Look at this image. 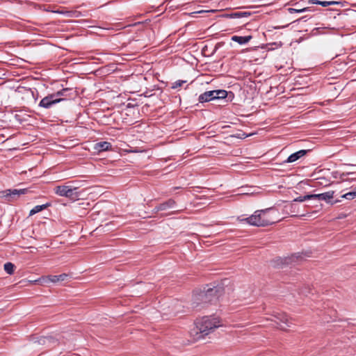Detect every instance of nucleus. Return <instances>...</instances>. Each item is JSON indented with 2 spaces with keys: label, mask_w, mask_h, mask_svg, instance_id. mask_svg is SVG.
I'll use <instances>...</instances> for the list:
<instances>
[{
  "label": "nucleus",
  "mask_w": 356,
  "mask_h": 356,
  "mask_svg": "<svg viewBox=\"0 0 356 356\" xmlns=\"http://www.w3.org/2000/svg\"><path fill=\"white\" fill-rule=\"evenodd\" d=\"M221 326L220 318L215 316H207L197 318L194 326L190 330V335L197 341L209 334L216 328Z\"/></svg>",
  "instance_id": "nucleus-1"
},
{
  "label": "nucleus",
  "mask_w": 356,
  "mask_h": 356,
  "mask_svg": "<svg viewBox=\"0 0 356 356\" xmlns=\"http://www.w3.org/2000/svg\"><path fill=\"white\" fill-rule=\"evenodd\" d=\"M271 209L257 210L248 218L241 219L239 217L237 220L239 221H245L248 224L257 227H266L277 222V218L270 215Z\"/></svg>",
  "instance_id": "nucleus-2"
},
{
  "label": "nucleus",
  "mask_w": 356,
  "mask_h": 356,
  "mask_svg": "<svg viewBox=\"0 0 356 356\" xmlns=\"http://www.w3.org/2000/svg\"><path fill=\"white\" fill-rule=\"evenodd\" d=\"M274 321L277 327L282 330H286L292 325L290 318L284 313H276L274 316Z\"/></svg>",
  "instance_id": "nucleus-3"
},
{
  "label": "nucleus",
  "mask_w": 356,
  "mask_h": 356,
  "mask_svg": "<svg viewBox=\"0 0 356 356\" xmlns=\"http://www.w3.org/2000/svg\"><path fill=\"white\" fill-rule=\"evenodd\" d=\"M68 275L65 273L60 274L59 275H47L42 276L38 280L32 281L33 283L40 282L42 284H47L48 283H57L59 282H63L67 278Z\"/></svg>",
  "instance_id": "nucleus-4"
},
{
  "label": "nucleus",
  "mask_w": 356,
  "mask_h": 356,
  "mask_svg": "<svg viewBox=\"0 0 356 356\" xmlns=\"http://www.w3.org/2000/svg\"><path fill=\"white\" fill-rule=\"evenodd\" d=\"M28 192V190L26 188L24 189H8L0 191V198H6L8 201L13 200L15 197V196L24 195Z\"/></svg>",
  "instance_id": "nucleus-5"
},
{
  "label": "nucleus",
  "mask_w": 356,
  "mask_h": 356,
  "mask_svg": "<svg viewBox=\"0 0 356 356\" xmlns=\"http://www.w3.org/2000/svg\"><path fill=\"white\" fill-rule=\"evenodd\" d=\"M64 98H54V96L49 95L45 97H44L40 102L39 106L41 107H44L48 108L51 107L53 104L60 102L63 101Z\"/></svg>",
  "instance_id": "nucleus-6"
},
{
  "label": "nucleus",
  "mask_w": 356,
  "mask_h": 356,
  "mask_svg": "<svg viewBox=\"0 0 356 356\" xmlns=\"http://www.w3.org/2000/svg\"><path fill=\"white\" fill-rule=\"evenodd\" d=\"M54 191L57 195L67 197H71L74 195V189L69 186H56Z\"/></svg>",
  "instance_id": "nucleus-7"
},
{
  "label": "nucleus",
  "mask_w": 356,
  "mask_h": 356,
  "mask_svg": "<svg viewBox=\"0 0 356 356\" xmlns=\"http://www.w3.org/2000/svg\"><path fill=\"white\" fill-rule=\"evenodd\" d=\"M334 194V192L332 191H327V192L324 193L313 194L312 195V198L313 199L322 200H325V201H328V200H330L333 198Z\"/></svg>",
  "instance_id": "nucleus-8"
},
{
  "label": "nucleus",
  "mask_w": 356,
  "mask_h": 356,
  "mask_svg": "<svg viewBox=\"0 0 356 356\" xmlns=\"http://www.w3.org/2000/svg\"><path fill=\"white\" fill-rule=\"evenodd\" d=\"M215 99L216 95H214V90L205 92L199 97V101L200 102H206Z\"/></svg>",
  "instance_id": "nucleus-9"
},
{
  "label": "nucleus",
  "mask_w": 356,
  "mask_h": 356,
  "mask_svg": "<svg viewBox=\"0 0 356 356\" xmlns=\"http://www.w3.org/2000/svg\"><path fill=\"white\" fill-rule=\"evenodd\" d=\"M307 153V151L306 150H300L297 152H295L292 154H291L288 159H287V162L288 163H293V162H295L296 161H297L298 159H299L300 158L302 157L303 156H305Z\"/></svg>",
  "instance_id": "nucleus-10"
},
{
  "label": "nucleus",
  "mask_w": 356,
  "mask_h": 356,
  "mask_svg": "<svg viewBox=\"0 0 356 356\" xmlns=\"http://www.w3.org/2000/svg\"><path fill=\"white\" fill-rule=\"evenodd\" d=\"M111 147V143L108 142H100L96 143L94 146V149L97 152L108 150Z\"/></svg>",
  "instance_id": "nucleus-11"
},
{
  "label": "nucleus",
  "mask_w": 356,
  "mask_h": 356,
  "mask_svg": "<svg viewBox=\"0 0 356 356\" xmlns=\"http://www.w3.org/2000/svg\"><path fill=\"white\" fill-rule=\"evenodd\" d=\"M252 39L251 35L248 36H238L234 35L232 38V40L238 42L240 44L248 43Z\"/></svg>",
  "instance_id": "nucleus-12"
},
{
  "label": "nucleus",
  "mask_w": 356,
  "mask_h": 356,
  "mask_svg": "<svg viewBox=\"0 0 356 356\" xmlns=\"http://www.w3.org/2000/svg\"><path fill=\"white\" fill-rule=\"evenodd\" d=\"M309 2L312 3H314V4H318V5H321L322 6H323V7H326V6H332V5H336V4L339 3L337 1H318V0H309Z\"/></svg>",
  "instance_id": "nucleus-13"
},
{
  "label": "nucleus",
  "mask_w": 356,
  "mask_h": 356,
  "mask_svg": "<svg viewBox=\"0 0 356 356\" xmlns=\"http://www.w3.org/2000/svg\"><path fill=\"white\" fill-rule=\"evenodd\" d=\"M175 204V202L172 200H169L165 203L161 204L156 208V211H163L166 210L168 208H172Z\"/></svg>",
  "instance_id": "nucleus-14"
},
{
  "label": "nucleus",
  "mask_w": 356,
  "mask_h": 356,
  "mask_svg": "<svg viewBox=\"0 0 356 356\" xmlns=\"http://www.w3.org/2000/svg\"><path fill=\"white\" fill-rule=\"evenodd\" d=\"M47 207H48V204H42V205L35 206L30 211L29 215L33 216V215L42 211L43 209H46Z\"/></svg>",
  "instance_id": "nucleus-15"
},
{
  "label": "nucleus",
  "mask_w": 356,
  "mask_h": 356,
  "mask_svg": "<svg viewBox=\"0 0 356 356\" xmlns=\"http://www.w3.org/2000/svg\"><path fill=\"white\" fill-rule=\"evenodd\" d=\"M4 270L9 275L14 273L15 265L11 262H7L3 266Z\"/></svg>",
  "instance_id": "nucleus-16"
},
{
  "label": "nucleus",
  "mask_w": 356,
  "mask_h": 356,
  "mask_svg": "<svg viewBox=\"0 0 356 356\" xmlns=\"http://www.w3.org/2000/svg\"><path fill=\"white\" fill-rule=\"evenodd\" d=\"M227 91L223 90H214V95H216V99L225 98L227 97Z\"/></svg>",
  "instance_id": "nucleus-17"
},
{
  "label": "nucleus",
  "mask_w": 356,
  "mask_h": 356,
  "mask_svg": "<svg viewBox=\"0 0 356 356\" xmlns=\"http://www.w3.org/2000/svg\"><path fill=\"white\" fill-rule=\"evenodd\" d=\"M342 198L353 200L356 197V188L354 191L347 193L341 196Z\"/></svg>",
  "instance_id": "nucleus-18"
},
{
  "label": "nucleus",
  "mask_w": 356,
  "mask_h": 356,
  "mask_svg": "<svg viewBox=\"0 0 356 356\" xmlns=\"http://www.w3.org/2000/svg\"><path fill=\"white\" fill-rule=\"evenodd\" d=\"M68 92V89L67 88H65L62 90H60L56 93H54V94H51L52 96L54 97V98H62L61 97L62 96H65L66 95V92Z\"/></svg>",
  "instance_id": "nucleus-19"
},
{
  "label": "nucleus",
  "mask_w": 356,
  "mask_h": 356,
  "mask_svg": "<svg viewBox=\"0 0 356 356\" xmlns=\"http://www.w3.org/2000/svg\"><path fill=\"white\" fill-rule=\"evenodd\" d=\"M312 198V195H307L305 196H300L293 200V202H304L307 200H311Z\"/></svg>",
  "instance_id": "nucleus-20"
},
{
  "label": "nucleus",
  "mask_w": 356,
  "mask_h": 356,
  "mask_svg": "<svg viewBox=\"0 0 356 356\" xmlns=\"http://www.w3.org/2000/svg\"><path fill=\"white\" fill-rule=\"evenodd\" d=\"M288 10L290 13H293L294 12L300 13H303V12L308 10V8H297V9L290 8L288 9Z\"/></svg>",
  "instance_id": "nucleus-21"
},
{
  "label": "nucleus",
  "mask_w": 356,
  "mask_h": 356,
  "mask_svg": "<svg viewBox=\"0 0 356 356\" xmlns=\"http://www.w3.org/2000/svg\"><path fill=\"white\" fill-rule=\"evenodd\" d=\"M215 12H216V10H199V11H197V12L191 13L188 15H193L196 14V13L200 14V13H215Z\"/></svg>",
  "instance_id": "nucleus-22"
},
{
  "label": "nucleus",
  "mask_w": 356,
  "mask_h": 356,
  "mask_svg": "<svg viewBox=\"0 0 356 356\" xmlns=\"http://www.w3.org/2000/svg\"><path fill=\"white\" fill-rule=\"evenodd\" d=\"M185 81H177L173 83V86H172V88H177L179 87H181L183 83H184Z\"/></svg>",
  "instance_id": "nucleus-23"
},
{
  "label": "nucleus",
  "mask_w": 356,
  "mask_h": 356,
  "mask_svg": "<svg viewBox=\"0 0 356 356\" xmlns=\"http://www.w3.org/2000/svg\"><path fill=\"white\" fill-rule=\"evenodd\" d=\"M56 13L65 14V15H66L67 17L76 16V13H72V12H68V11H66V12H65V13H64V12H63V11H56Z\"/></svg>",
  "instance_id": "nucleus-24"
},
{
  "label": "nucleus",
  "mask_w": 356,
  "mask_h": 356,
  "mask_svg": "<svg viewBox=\"0 0 356 356\" xmlns=\"http://www.w3.org/2000/svg\"><path fill=\"white\" fill-rule=\"evenodd\" d=\"M249 14L247 13H243V12H238V13H236L234 14H233V16L234 17H245V16H247Z\"/></svg>",
  "instance_id": "nucleus-25"
},
{
  "label": "nucleus",
  "mask_w": 356,
  "mask_h": 356,
  "mask_svg": "<svg viewBox=\"0 0 356 356\" xmlns=\"http://www.w3.org/2000/svg\"><path fill=\"white\" fill-rule=\"evenodd\" d=\"M300 257V255L299 254H294V255H292L291 257V261H296L298 260V259Z\"/></svg>",
  "instance_id": "nucleus-26"
}]
</instances>
